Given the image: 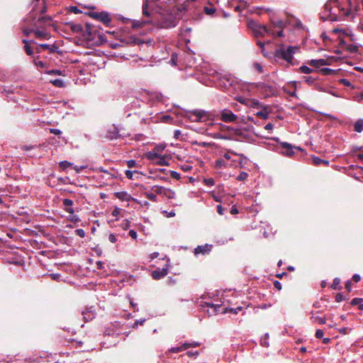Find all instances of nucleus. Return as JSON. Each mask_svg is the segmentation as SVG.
I'll return each mask as SVG.
<instances>
[{
	"label": "nucleus",
	"instance_id": "obj_36",
	"mask_svg": "<svg viewBox=\"0 0 363 363\" xmlns=\"http://www.w3.org/2000/svg\"><path fill=\"white\" fill-rule=\"evenodd\" d=\"M209 128H207L206 131L207 132V134L211 135L213 138H223V135L220 132H216L213 133H208Z\"/></svg>",
	"mask_w": 363,
	"mask_h": 363
},
{
	"label": "nucleus",
	"instance_id": "obj_26",
	"mask_svg": "<svg viewBox=\"0 0 363 363\" xmlns=\"http://www.w3.org/2000/svg\"><path fill=\"white\" fill-rule=\"evenodd\" d=\"M354 129L357 133H361L363 130V120H358L354 125Z\"/></svg>",
	"mask_w": 363,
	"mask_h": 363
},
{
	"label": "nucleus",
	"instance_id": "obj_50",
	"mask_svg": "<svg viewBox=\"0 0 363 363\" xmlns=\"http://www.w3.org/2000/svg\"><path fill=\"white\" fill-rule=\"evenodd\" d=\"M273 128H274V125L271 123H269L264 125V130L268 131V133H272Z\"/></svg>",
	"mask_w": 363,
	"mask_h": 363
},
{
	"label": "nucleus",
	"instance_id": "obj_45",
	"mask_svg": "<svg viewBox=\"0 0 363 363\" xmlns=\"http://www.w3.org/2000/svg\"><path fill=\"white\" fill-rule=\"evenodd\" d=\"M301 71L305 74H309L312 72V69L307 66H302L300 67Z\"/></svg>",
	"mask_w": 363,
	"mask_h": 363
},
{
	"label": "nucleus",
	"instance_id": "obj_30",
	"mask_svg": "<svg viewBox=\"0 0 363 363\" xmlns=\"http://www.w3.org/2000/svg\"><path fill=\"white\" fill-rule=\"evenodd\" d=\"M204 12L208 15H212L216 12V9L213 5L204 7Z\"/></svg>",
	"mask_w": 363,
	"mask_h": 363
},
{
	"label": "nucleus",
	"instance_id": "obj_63",
	"mask_svg": "<svg viewBox=\"0 0 363 363\" xmlns=\"http://www.w3.org/2000/svg\"><path fill=\"white\" fill-rule=\"evenodd\" d=\"M181 346L183 348L184 351L191 347L190 342H187L183 343Z\"/></svg>",
	"mask_w": 363,
	"mask_h": 363
},
{
	"label": "nucleus",
	"instance_id": "obj_44",
	"mask_svg": "<svg viewBox=\"0 0 363 363\" xmlns=\"http://www.w3.org/2000/svg\"><path fill=\"white\" fill-rule=\"evenodd\" d=\"M340 279L339 278L334 279L333 285H332V288L333 289H337V286L340 285Z\"/></svg>",
	"mask_w": 363,
	"mask_h": 363
},
{
	"label": "nucleus",
	"instance_id": "obj_1",
	"mask_svg": "<svg viewBox=\"0 0 363 363\" xmlns=\"http://www.w3.org/2000/svg\"><path fill=\"white\" fill-rule=\"evenodd\" d=\"M152 13L159 15L157 23L161 28L175 27L178 23V18L169 11V6L164 1L145 0L143 1V16L149 17Z\"/></svg>",
	"mask_w": 363,
	"mask_h": 363
},
{
	"label": "nucleus",
	"instance_id": "obj_5",
	"mask_svg": "<svg viewBox=\"0 0 363 363\" xmlns=\"http://www.w3.org/2000/svg\"><path fill=\"white\" fill-rule=\"evenodd\" d=\"M295 47L286 46L281 45L279 48L275 51V57L277 58L283 59L288 62L292 64L293 55L294 53Z\"/></svg>",
	"mask_w": 363,
	"mask_h": 363
},
{
	"label": "nucleus",
	"instance_id": "obj_16",
	"mask_svg": "<svg viewBox=\"0 0 363 363\" xmlns=\"http://www.w3.org/2000/svg\"><path fill=\"white\" fill-rule=\"evenodd\" d=\"M63 205L65 207L66 212L69 213H74V210L72 208L73 206V201L69 199H65L62 201Z\"/></svg>",
	"mask_w": 363,
	"mask_h": 363
},
{
	"label": "nucleus",
	"instance_id": "obj_52",
	"mask_svg": "<svg viewBox=\"0 0 363 363\" xmlns=\"http://www.w3.org/2000/svg\"><path fill=\"white\" fill-rule=\"evenodd\" d=\"M182 169H183L184 172H189L192 169V166L185 164L181 166Z\"/></svg>",
	"mask_w": 363,
	"mask_h": 363
},
{
	"label": "nucleus",
	"instance_id": "obj_55",
	"mask_svg": "<svg viewBox=\"0 0 363 363\" xmlns=\"http://www.w3.org/2000/svg\"><path fill=\"white\" fill-rule=\"evenodd\" d=\"M254 67L259 72L262 73L263 72L262 66L257 62L254 63Z\"/></svg>",
	"mask_w": 363,
	"mask_h": 363
},
{
	"label": "nucleus",
	"instance_id": "obj_17",
	"mask_svg": "<svg viewBox=\"0 0 363 363\" xmlns=\"http://www.w3.org/2000/svg\"><path fill=\"white\" fill-rule=\"evenodd\" d=\"M153 164L158 165H168V157L164 155H160Z\"/></svg>",
	"mask_w": 363,
	"mask_h": 363
},
{
	"label": "nucleus",
	"instance_id": "obj_22",
	"mask_svg": "<svg viewBox=\"0 0 363 363\" xmlns=\"http://www.w3.org/2000/svg\"><path fill=\"white\" fill-rule=\"evenodd\" d=\"M205 305L211 308V310H212V312L211 313V315L216 314L218 313V309L220 308V305H219V304H213V303H208V302H206Z\"/></svg>",
	"mask_w": 363,
	"mask_h": 363
},
{
	"label": "nucleus",
	"instance_id": "obj_32",
	"mask_svg": "<svg viewBox=\"0 0 363 363\" xmlns=\"http://www.w3.org/2000/svg\"><path fill=\"white\" fill-rule=\"evenodd\" d=\"M60 167L62 169H65L69 167H72L73 166V164H72L71 162H68V161H62L60 162Z\"/></svg>",
	"mask_w": 363,
	"mask_h": 363
},
{
	"label": "nucleus",
	"instance_id": "obj_18",
	"mask_svg": "<svg viewBox=\"0 0 363 363\" xmlns=\"http://www.w3.org/2000/svg\"><path fill=\"white\" fill-rule=\"evenodd\" d=\"M270 111H269V107L264 106L262 108V110L257 113V116L262 119H267L269 117Z\"/></svg>",
	"mask_w": 363,
	"mask_h": 363
},
{
	"label": "nucleus",
	"instance_id": "obj_56",
	"mask_svg": "<svg viewBox=\"0 0 363 363\" xmlns=\"http://www.w3.org/2000/svg\"><path fill=\"white\" fill-rule=\"evenodd\" d=\"M128 235L134 240L137 239L138 234L137 232L134 230H130L128 233Z\"/></svg>",
	"mask_w": 363,
	"mask_h": 363
},
{
	"label": "nucleus",
	"instance_id": "obj_2",
	"mask_svg": "<svg viewBox=\"0 0 363 363\" xmlns=\"http://www.w3.org/2000/svg\"><path fill=\"white\" fill-rule=\"evenodd\" d=\"M350 11L340 5L336 0H329L324 6L323 10L320 13V18L330 21H337L339 16H348Z\"/></svg>",
	"mask_w": 363,
	"mask_h": 363
},
{
	"label": "nucleus",
	"instance_id": "obj_42",
	"mask_svg": "<svg viewBox=\"0 0 363 363\" xmlns=\"http://www.w3.org/2000/svg\"><path fill=\"white\" fill-rule=\"evenodd\" d=\"M352 328H340V329L338 330V331H339L341 334H342V335H347V334H348L350 332H351V331H352Z\"/></svg>",
	"mask_w": 363,
	"mask_h": 363
},
{
	"label": "nucleus",
	"instance_id": "obj_39",
	"mask_svg": "<svg viewBox=\"0 0 363 363\" xmlns=\"http://www.w3.org/2000/svg\"><path fill=\"white\" fill-rule=\"evenodd\" d=\"M313 163L315 164V165H319L321 163H324L325 164H328V161H325V160H323L318 157H314L313 159Z\"/></svg>",
	"mask_w": 363,
	"mask_h": 363
},
{
	"label": "nucleus",
	"instance_id": "obj_29",
	"mask_svg": "<svg viewBox=\"0 0 363 363\" xmlns=\"http://www.w3.org/2000/svg\"><path fill=\"white\" fill-rule=\"evenodd\" d=\"M23 43H25L24 49L28 55H32L33 54V51L32 48L28 45V40H23Z\"/></svg>",
	"mask_w": 363,
	"mask_h": 363
},
{
	"label": "nucleus",
	"instance_id": "obj_24",
	"mask_svg": "<svg viewBox=\"0 0 363 363\" xmlns=\"http://www.w3.org/2000/svg\"><path fill=\"white\" fill-rule=\"evenodd\" d=\"M208 125L211 127H214L216 129L220 130L222 131L225 130L229 128L228 126L223 125L222 123H209Z\"/></svg>",
	"mask_w": 363,
	"mask_h": 363
},
{
	"label": "nucleus",
	"instance_id": "obj_37",
	"mask_svg": "<svg viewBox=\"0 0 363 363\" xmlns=\"http://www.w3.org/2000/svg\"><path fill=\"white\" fill-rule=\"evenodd\" d=\"M248 177V174L245 172H242L239 174L237 179L239 181H245Z\"/></svg>",
	"mask_w": 363,
	"mask_h": 363
},
{
	"label": "nucleus",
	"instance_id": "obj_20",
	"mask_svg": "<svg viewBox=\"0 0 363 363\" xmlns=\"http://www.w3.org/2000/svg\"><path fill=\"white\" fill-rule=\"evenodd\" d=\"M165 189H166L165 187L162 186H157V185L153 186L151 188V190L153 192H155L157 194L161 195V196H164Z\"/></svg>",
	"mask_w": 363,
	"mask_h": 363
},
{
	"label": "nucleus",
	"instance_id": "obj_6",
	"mask_svg": "<svg viewBox=\"0 0 363 363\" xmlns=\"http://www.w3.org/2000/svg\"><path fill=\"white\" fill-rule=\"evenodd\" d=\"M223 157L225 159L230 160L233 162L232 165L234 166H237L238 164L241 167H243V160H246L243 154L236 153L229 150L223 154Z\"/></svg>",
	"mask_w": 363,
	"mask_h": 363
},
{
	"label": "nucleus",
	"instance_id": "obj_40",
	"mask_svg": "<svg viewBox=\"0 0 363 363\" xmlns=\"http://www.w3.org/2000/svg\"><path fill=\"white\" fill-rule=\"evenodd\" d=\"M169 352H172V353H177V352H182L184 351L183 350V348L182 347V346H178V347H173L172 348H170L169 350Z\"/></svg>",
	"mask_w": 363,
	"mask_h": 363
},
{
	"label": "nucleus",
	"instance_id": "obj_28",
	"mask_svg": "<svg viewBox=\"0 0 363 363\" xmlns=\"http://www.w3.org/2000/svg\"><path fill=\"white\" fill-rule=\"evenodd\" d=\"M144 195L146 198H147L149 200L157 202V197L155 194L151 193V192H145Z\"/></svg>",
	"mask_w": 363,
	"mask_h": 363
},
{
	"label": "nucleus",
	"instance_id": "obj_59",
	"mask_svg": "<svg viewBox=\"0 0 363 363\" xmlns=\"http://www.w3.org/2000/svg\"><path fill=\"white\" fill-rule=\"evenodd\" d=\"M134 172L130 170H126L125 174L128 179H132Z\"/></svg>",
	"mask_w": 363,
	"mask_h": 363
},
{
	"label": "nucleus",
	"instance_id": "obj_61",
	"mask_svg": "<svg viewBox=\"0 0 363 363\" xmlns=\"http://www.w3.org/2000/svg\"><path fill=\"white\" fill-rule=\"evenodd\" d=\"M121 209L119 208H115L112 211V216H118L120 214Z\"/></svg>",
	"mask_w": 363,
	"mask_h": 363
},
{
	"label": "nucleus",
	"instance_id": "obj_58",
	"mask_svg": "<svg viewBox=\"0 0 363 363\" xmlns=\"http://www.w3.org/2000/svg\"><path fill=\"white\" fill-rule=\"evenodd\" d=\"M257 44L262 49V53L264 55H267L266 53L264 52V43L263 42L260 41V40H257Z\"/></svg>",
	"mask_w": 363,
	"mask_h": 363
},
{
	"label": "nucleus",
	"instance_id": "obj_47",
	"mask_svg": "<svg viewBox=\"0 0 363 363\" xmlns=\"http://www.w3.org/2000/svg\"><path fill=\"white\" fill-rule=\"evenodd\" d=\"M362 301V298H354L351 301V304L352 306L359 305Z\"/></svg>",
	"mask_w": 363,
	"mask_h": 363
},
{
	"label": "nucleus",
	"instance_id": "obj_38",
	"mask_svg": "<svg viewBox=\"0 0 363 363\" xmlns=\"http://www.w3.org/2000/svg\"><path fill=\"white\" fill-rule=\"evenodd\" d=\"M320 72L324 75H329L334 73L335 71L330 68H323L320 70Z\"/></svg>",
	"mask_w": 363,
	"mask_h": 363
},
{
	"label": "nucleus",
	"instance_id": "obj_46",
	"mask_svg": "<svg viewBox=\"0 0 363 363\" xmlns=\"http://www.w3.org/2000/svg\"><path fill=\"white\" fill-rule=\"evenodd\" d=\"M108 240L111 243H116L117 242L118 239H117V237L116 235H114L113 233H111L108 235Z\"/></svg>",
	"mask_w": 363,
	"mask_h": 363
},
{
	"label": "nucleus",
	"instance_id": "obj_15",
	"mask_svg": "<svg viewBox=\"0 0 363 363\" xmlns=\"http://www.w3.org/2000/svg\"><path fill=\"white\" fill-rule=\"evenodd\" d=\"M33 31L35 37L38 39L45 40L50 38V34L44 30L35 29L33 30Z\"/></svg>",
	"mask_w": 363,
	"mask_h": 363
},
{
	"label": "nucleus",
	"instance_id": "obj_12",
	"mask_svg": "<svg viewBox=\"0 0 363 363\" xmlns=\"http://www.w3.org/2000/svg\"><path fill=\"white\" fill-rule=\"evenodd\" d=\"M168 274L167 268H162L154 270L152 272V277L154 279L158 280L164 277Z\"/></svg>",
	"mask_w": 363,
	"mask_h": 363
},
{
	"label": "nucleus",
	"instance_id": "obj_21",
	"mask_svg": "<svg viewBox=\"0 0 363 363\" xmlns=\"http://www.w3.org/2000/svg\"><path fill=\"white\" fill-rule=\"evenodd\" d=\"M160 156L156 152H155L153 150L152 151H150L146 155V158L151 161L152 163L156 160V159Z\"/></svg>",
	"mask_w": 363,
	"mask_h": 363
},
{
	"label": "nucleus",
	"instance_id": "obj_34",
	"mask_svg": "<svg viewBox=\"0 0 363 363\" xmlns=\"http://www.w3.org/2000/svg\"><path fill=\"white\" fill-rule=\"evenodd\" d=\"M268 334H265L264 337H262L260 340V343L264 347H268L269 346V342L267 340L268 339Z\"/></svg>",
	"mask_w": 363,
	"mask_h": 363
},
{
	"label": "nucleus",
	"instance_id": "obj_4",
	"mask_svg": "<svg viewBox=\"0 0 363 363\" xmlns=\"http://www.w3.org/2000/svg\"><path fill=\"white\" fill-rule=\"evenodd\" d=\"M215 116L213 113L202 109L187 111L185 113V117L191 122L203 123L210 121L214 119Z\"/></svg>",
	"mask_w": 363,
	"mask_h": 363
},
{
	"label": "nucleus",
	"instance_id": "obj_23",
	"mask_svg": "<svg viewBox=\"0 0 363 363\" xmlns=\"http://www.w3.org/2000/svg\"><path fill=\"white\" fill-rule=\"evenodd\" d=\"M311 319H313L314 323H319L320 325L326 323V318L324 316L313 315L311 317Z\"/></svg>",
	"mask_w": 363,
	"mask_h": 363
},
{
	"label": "nucleus",
	"instance_id": "obj_9",
	"mask_svg": "<svg viewBox=\"0 0 363 363\" xmlns=\"http://www.w3.org/2000/svg\"><path fill=\"white\" fill-rule=\"evenodd\" d=\"M92 17L106 26H108L111 21L109 14L106 12H96L92 14Z\"/></svg>",
	"mask_w": 363,
	"mask_h": 363
},
{
	"label": "nucleus",
	"instance_id": "obj_57",
	"mask_svg": "<svg viewBox=\"0 0 363 363\" xmlns=\"http://www.w3.org/2000/svg\"><path fill=\"white\" fill-rule=\"evenodd\" d=\"M217 212L219 215H223L225 212V209L222 207L221 205H218L216 207Z\"/></svg>",
	"mask_w": 363,
	"mask_h": 363
},
{
	"label": "nucleus",
	"instance_id": "obj_41",
	"mask_svg": "<svg viewBox=\"0 0 363 363\" xmlns=\"http://www.w3.org/2000/svg\"><path fill=\"white\" fill-rule=\"evenodd\" d=\"M165 148V146H163V145H157L154 149L153 150L155 152H156V153H157L158 155H162V152H163V150H164Z\"/></svg>",
	"mask_w": 363,
	"mask_h": 363
},
{
	"label": "nucleus",
	"instance_id": "obj_10",
	"mask_svg": "<svg viewBox=\"0 0 363 363\" xmlns=\"http://www.w3.org/2000/svg\"><path fill=\"white\" fill-rule=\"evenodd\" d=\"M106 137L110 140L117 139L119 138L120 135L118 128L115 125L108 126Z\"/></svg>",
	"mask_w": 363,
	"mask_h": 363
},
{
	"label": "nucleus",
	"instance_id": "obj_49",
	"mask_svg": "<svg viewBox=\"0 0 363 363\" xmlns=\"http://www.w3.org/2000/svg\"><path fill=\"white\" fill-rule=\"evenodd\" d=\"M323 335H324V332L323 330L321 329H318L316 330L315 332V337L316 338L318 339H320L323 337Z\"/></svg>",
	"mask_w": 363,
	"mask_h": 363
},
{
	"label": "nucleus",
	"instance_id": "obj_43",
	"mask_svg": "<svg viewBox=\"0 0 363 363\" xmlns=\"http://www.w3.org/2000/svg\"><path fill=\"white\" fill-rule=\"evenodd\" d=\"M52 83L57 87H62L64 86V82L61 79H55Z\"/></svg>",
	"mask_w": 363,
	"mask_h": 363
},
{
	"label": "nucleus",
	"instance_id": "obj_31",
	"mask_svg": "<svg viewBox=\"0 0 363 363\" xmlns=\"http://www.w3.org/2000/svg\"><path fill=\"white\" fill-rule=\"evenodd\" d=\"M33 62L37 67H40V68L45 67V63L44 62H43L42 60H40L38 57L34 59Z\"/></svg>",
	"mask_w": 363,
	"mask_h": 363
},
{
	"label": "nucleus",
	"instance_id": "obj_19",
	"mask_svg": "<svg viewBox=\"0 0 363 363\" xmlns=\"http://www.w3.org/2000/svg\"><path fill=\"white\" fill-rule=\"evenodd\" d=\"M150 21L146 20H134L132 21V28H139L143 27L146 23H149Z\"/></svg>",
	"mask_w": 363,
	"mask_h": 363
},
{
	"label": "nucleus",
	"instance_id": "obj_3",
	"mask_svg": "<svg viewBox=\"0 0 363 363\" xmlns=\"http://www.w3.org/2000/svg\"><path fill=\"white\" fill-rule=\"evenodd\" d=\"M283 22H273L268 26H265L256 23H252V29L255 37H262L265 35L272 36H283Z\"/></svg>",
	"mask_w": 363,
	"mask_h": 363
},
{
	"label": "nucleus",
	"instance_id": "obj_8",
	"mask_svg": "<svg viewBox=\"0 0 363 363\" xmlns=\"http://www.w3.org/2000/svg\"><path fill=\"white\" fill-rule=\"evenodd\" d=\"M238 116L234 114L230 110L224 109L220 112V119L225 123H231L237 121Z\"/></svg>",
	"mask_w": 363,
	"mask_h": 363
},
{
	"label": "nucleus",
	"instance_id": "obj_13",
	"mask_svg": "<svg viewBox=\"0 0 363 363\" xmlns=\"http://www.w3.org/2000/svg\"><path fill=\"white\" fill-rule=\"evenodd\" d=\"M115 196L122 201H130L133 200V198L126 191H118L114 194Z\"/></svg>",
	"mask_w": 363,
	"mask_h": 363
},
{
	"label": "nucleus",
	"instance_id": "obj_11",
	"mask_svg": "<svg viewBox=\"0 0 363 363\" xmlns=\"http://www.w3.org/2000/svg\"><path fill=\"white\" fill-rule=\"evenodd\" d=\"M212 247L213 246L208 244H205L204 245H199L194 249V254L196 255L199 254L205 255L211 251Z\"/></svg>",
	"mask_w": 363,
	"mask_h": 363
},
{
	"label": "nucleus",
	"instance_id": "obj_25",
	"mask_svg": "<svg viewBox=\"0 0 363 363\" xmlns=\"http://www.w3.org/2000/svg\"><path fill=\"white\" fill-rule=\"evenodd\" d=\"M163 196L168 199H174L175 198V192L170 189L166 188Z\"/></svg>",
	"mask_w": 363,
	"mask_h": 363
},
{
	"label": "nucleus",
	"instance_id": "obj_14",
	"mask_svg": "<svg viewBox=\"0 0 363 363\" xmlns=\"http://www.w3.org/2000/svg\"><path fill=\"white\" fill-rule=\"evenodd\" d=\"M309 65L314 67L320 68L325 65H329L330 63L328 62V60L319 59V60H311L309 62Z\"/></svg>",
	"mask_w": 363,
	"mask_h": 363
},
{
	"label": "nucleus",
	"instance_id": "obj_60",
	"mask_svg": "<svg viewBox=\"0 0 363 363\" xmlns=\"http://www.w3.org/2000/svg\"><path fill=\"white\" fill-rule=\"evenodd\" d=\"M50 132L52 134H55L56 135H59L62 133L61 130L56 128H50Z\"/></svg>",
	"mask_w": 363,
	"mask_h": 363
},
{
	"label": "nucleus",
	"instance_id": "obj_54",
	"mask_svg": "<svg viewBox=\"0 0 363 363\" xmlns=\"http://www.w3.org/2000/svg\"><path fill=\"white\" fill-rule=\"evenodd\" d=\"M47 73L50 75H60L61 72H60V70H58V69H52V70L47 72Z\"/></svg>",
	"mask_w": 363,
	"mask_h": 363
},
{
	"label": "nucleus",
	"instance_id": "obj_53",
	"mask_svg": "<svg viewBox=\"0 0 363 363\" xmlns=\"http://www.w3.org/2000/svg\"><path fill=\"white\" fill-rule=\"evenodd\" d=\"M162 213L167 218L174 217L175 216L174 211L167 212V211H163Z\"/></svg>",
	"mask_w": 363,
	"mask_h": 363
},
{
	"label": "nucleus",
	"instance_id": "obj_35",
	"mask_svg": "<svg viewBox=\"0 0 363 363\" xmlns=\"http://www.w3.org/2000/svg\"><path fill=\"white\" fill-rule=\"evenodd\" d=\"M296 31L297 30L307 31L306 28L297 19H296Z\"/></svg>",
	"mask_w": 363,
	"mask_h": 363
},
{
	"label": "nucleus",
	"instance_id": "obj_64",
	"mask_svg": "<svg viewBox=\"0 0 363 363\" xmlns=\"http://www.w3.org/2000/svg\"><path fill=\"white\" fill-rule=\"evenodd\" d=\"M216 166L217 167H221L223 166H225V162L223 160H218L216 162Z\"/></svg>",
	"mask_w": 363,
	"mask_h": 363
},
{
	"label": "nucleus",
	"instance_id": "obj_48",
	"mask_svg": "<svg viewBox=\"0 0 363 363\" xmlns=\"http://www.w3.org/2000/svg\"><path fill=\"white\" fill-rule=\"evenodd\" d=\"M127 165L129 168H133L137 165V162L134 160L127 161Z\"/></svg>",
	"mask_w": 363,
	"mask_h": 363
},
{
	"label": "nucleus",
	"instance_id": "obj_62",
	"mask_svg": "<svg viewBox=\"0 0 363 363\" xmlns=\"http://www.w3.org/2000/svg\"><path fill=\"white\" fill-rule=\"evenodd\" d=\"M273 284H274V286L277 289H278V290L281 289V284L279 281H274Z\"/></svg>",
	"mask_w": 363,
	"mask_h": 363
},
{
	"label": "nucleus",
	"instance_id": "obj_33",
	"mask_svg": "<svg viewBox=\"0 0 363 363\" xmlns=\"http://www.w3.org/2000/svg\"><path fill=\"white\" fill-rule=\"evenodd\" d=\"M203 184L208 186H213L215 184V182L213 178H207L203 179Z\"/></svg>",
	"mask_w": 363,
	"mask_h": 363
},
{
	"label": "nucleus",
	"instance_id": "obj_27",
	"mask_svg": "<svg viewBox=\"0 0 363 363\" xmlns=\"http://www.w3.org/2000/svg\"><path fill=\"white\" fill-rule=\"evenodd\" d=\"M242 310V307H241V306H239V307H237L235 308H226L223 311V313H233L235 314H237V313H238L239 311H241Z\"/></svg>",
	"mask_w": 363,
	"mask_h": 363
},
{
	"label": "nucleus",
	"instance_id": "obj_7",
	"mask_svg": "<svg viewBox=\"0 0 363 363\" xmlns=\"http://www.w3.org/2000/svg\"><path fill=\"white\" fill-rule=\"evenodd\" d=\"M294 149V146L286 142L280 143L279 146L278 147L279 153L289 157H291L294 155L295 152Z\"/></svg>",
	"mask_w": 363,
	"mask_h": 363
},
{
	"label": "nucleus",
	"instance_id": "obj_51",
	"mask_svg": "<svg viewBox=\"0 0 363 363\" xmlns=\"http://www.w3.org/2000/svg\"><path fill=\"white\" fill-rule=\"evenodd\" d=\"M76 234L79 236L80 238H84L85 237V232L83 229H77L76 230Z\"/></svg>",
	"mask_w": 363,
	"mask_h": 363
}]
</instances>
